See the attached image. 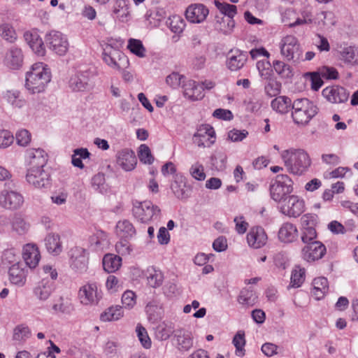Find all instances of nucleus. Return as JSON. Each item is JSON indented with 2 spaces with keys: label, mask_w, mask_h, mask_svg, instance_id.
<instances>
[{
  "label": "nucleus",
  "mask_w": 358,
  "mask_h": 358,
  "mask_svg": "<svg viewBox=\"0 0 358 358\" xmlns=\"http://www.w3.org/2000/svg\"><path fill=\"white\" fill-rule=\"evenodd\" d=\"M236 23L234 19L225 18L222 16H215V29L219 32L224 34H231L235 27Z\"/></svg>",
  "instance_id": "nucleus-34"
},
{
  "label": "nucleus",
  "mask_w": 358,
  "mask_h": 358,
  "mask_svg": "<svg viewBox=\"0 0 358 358\" xmlns=\"http://www.w3.org/2000/svg\"><path fill=\"white\" fill-rule=\"evenodd\" d=\"M176 345L180 352L189 351L193 347L192 333L187 329H178L176 331Z\"/></svg>",
  "instance_id": "nucleus-25"
},
{
  "label": "nucleus",
  "mask_w": 358,
  "mask_h": 358,
  "mask_svg": "<svg viewBox=\"0 0 358 358\" xmlns=\"http://www.w3.org/2000/svg\"><path fill=\"white\" fill-rule=\"evenodd\" d=\"M115 158L117 165L124 171H131L136 166L137 158L131 149L124 148L118 151Z\"/></svg>",
  "instance_id": "nucleus-14"
},
{
  "label": "nucleus",
  "mask_w": 358,
  "mask_h": 358,
  "mask_svg": "<svg viewBox=\"0 0 358 358\" xmlns=\"http://www.w3.org/2000/svg\"><path fill=\"white\" fill-rule=\"evenodd\" d=\"M122 303L127 309H131L136 303V295L131 290H126L122 295Z\"/></svg>",
  "instance_id": "nucleus-54"
},
{
  "label": "nucleus",
  "mask_w": 358,
  "mask_h": 358,
  "mask_svg": "<svg viewBox=\"0 0 358 358\" xmlns=\"http://www.w3.org/2000/svg\"><path fill=\"white\" fill-rule=\"evenodd\" d=\"M248 245L255 249L264 246L267 242L268 236L262 227H252L247 234Z\"/></svg>",
  "instance_id": "nucleus-20"
},
{
  "label": "nucleus",
  "mask_w": 358,
  "mask_h": 358,
  "mask_svg": "<svg viewBox=\"0 0 358 358\" xmlns=\"http://www.w3.org/2000/svg\"><path fill=\"white\" fill-rule=\"evenodd\" d=\"M317 237L316 230L314 227H308L302 229L301 240L304 243L309 244L315 241Z\"/></svg>",
  "instance_id": "nucleus-63"
},
{
  "label": "nucleus",
  "mask_w": 358,
  "mask_h": 358,
  "mask_svg": "<svg viewBox=\"0 0 358 358\" xmlns=\"http://www.w3.org/2000/svg\"><path fill=\"white\" fill-rule=\"evenodd\" d=\"M326 253V247L320 241H313L302 249V258L308 262L322 259Z\"/></svg>",
  "instance_id": "nucleus-15"
},
{
  "label": "nucleus",
  "mask_w": 358,
  "mask_h": 358,
  "mask_svg": "<svg viewBox=\"0 0 358 358\" xmlns=\"http://www.w3.org/2000/svg\"><path fill=\"white\" fill-rule=\"evenodd\" d=\"M292 103L290 98L286 96H279L271 101V108L280 114L287 113L292 108Z\"/></svg>",
  "instance_id": "nucleus-35"
},
{
  "label": "nucleus",
  "mask_w": 358,
  "mask_h": 358,
  "mask_svg": "<svg viewBox=\"0 0 358 358\" xmlns=\"http://www.w3.org/2000/svg\"><path fill=\"white\" fill-rule=\"evenodd\" d=\"M45 245L48 252L53 255H58L62 251V243L59 235L49 234L45 238Z\"/></svg>",
  "instance_id": "nucleus-32"
},
{
  "label": "nucleus",
  "mask_w": 358,
  "mask_h": 358,
  "mask_svg": "<svg viewBox=\"0 0 358 358\" xmlns=\"http://www.w3.org/2000/svg\"><path fill=\"white\" fill-rule=\"evenodd\" d=\"M278 236L282 243H292L298 237L297 228L290 222H285L279 229Z\"/></svg>",
  "instance_id": "nucleus-27"
},
{
  "label": "nucleus",
  "mask_w": 358,
  "mask_h": 358,
  "mask_svg": "<svg viewBox=\"0 0 358 358\" xmlns=\"http://www.w3.org/2000/svg\"><path fill=\"white\" fill-rule=\"evenodd\" d=\"M12 229L17 234L22 235L29 231V224L23 218L15 217L12 222Z\"/></svg>",
  "instance_id": "nucleus-53"
},
{
  "label": "nucleus",
  "mask_w": 358,
  "mask_h": 358,
  "mask_svg": "<svg viewBox=\"0 0 358 358\" xmlns=\"http://www.w3.org/2000/svg\"><path fill=\"white\" fill-rule=\"evenodd\" d=\"M189 173L190 176L197 181H203L206 178L204 166L199 162L192 164L189 169Z\"/></svg>",
  "instance_id": "nucleus-51"
},
{
  "label": "nucleus",
  "mask_w": 358,
  "mask_h": 358,
  "mask_svg": "<svg viewBox=\"0 0 358 358\" xmlns=\"http://www.w3.org/2000/svg\"><path fill=\"white\" fill-rule=\"evenodd\" d=\"M88 252L81 248L76 247L71 250V266L77 271H85L88 265Z\"/></svg>",
  "instance_id": "nucleus-18"
},
{
  "label": "nucleus",
  "mask_w": 358,
  "mask_h": 358,
  "mask_svg": "<svg viewBox=\"0 0 358 358\" xmlns=\"http://www.w3.org/2000/svg\"><path fill=\"white\" fill-rule=\"evenodd\" d=\"M113 13L121 22H127L129 15V1L116 0L113 6Z\"/></svg>",
  "instance_id": "nucleus-30"
},
{
  "label": "nucleus",
  "mask_w": 358,
  "mask_h": 358,
  "mask_svg": "<svg viewBox=\"0 0 358 358\" xmlns=\"http://www.w3.org/2000/svg\"><path fill=\"white\" fill-rule=\"evenodd\" d=\"M293 183L287 175H278L275 182L270 187L271 198L276 202H281L293 192Z\"/></svg>",
  "instance_id": "nucleus-5"
},
{
  "label": "nucleus",
  "mask_w": 358,
  "mask_h": 358,
  "mask_svg": "<svg viewBox=\"0 0 358 358\" xmlns=\"http://www.w3.org/2000/svg\"><path fill=\"white\" fill-rule=\"evenodd\" d=\"M233 344L236 347V354L238 356L244 355V346L245 345V334L238 331L233 338Z\"/></svg>",
  "instance_id": "nucleus-55"
},
{
  "label": "nucleus",
  "mask_w": 358,
  "mask_h": 358,
  "mask_svg": "<svg viewBox=\"0 0 358 358\" xmlns=\"http://www.w3.org/2000/svg\"><path fill=\"white\" fill-rule=\"evenodd\" d=\"M54 291V282L43 278L34 287L32 293L34 296L40 301H45L49 299Z\"/></svg>",
  "instance_id": "nucleus-21"
},
{
  "label": "nucleus",
  "mask_w": 358,
  "mask_h": 358,
  "mask_svg": "<svg viewBox=\"0 0 358 358\" xmlns=\"http://www.w3.org/2000/svg\"><path fill=\"white\" fill-rule=\"evenodd\" d=\"M280 157L287 171L296 176L303 175L312 164L309 154L301 148H290L282 150Z\"/></svg>",
  "instance_id": "nucleus-1"
},
{
  "label": "nucleus",
  "mask_w": 358,
  "mask_h": 358,
  "mask_svg": "<svg viewBox=\"0 0 358 358\" xmlns=\"http://www.w3.org/2000/svg\"><path fill=\"white\" fill-rule=\"evenodd\" d=\"M3 98L14 108H20L24 105V100L21 98L20 92L16 90H7L4 92Z\"/></svg>",
  "instance_id": "nucleus-40"
},
{
  "label": "nucleus",
  "mask_w": 358,
  "mask_h": 358,
  "mask_svg": "<svg viewBox=\"0 0 358 358\" xmlns=\"http://www.w3.org/2000/svg\"><path fill=\"white\" fill-rule=\"evenodd\" d=\"M49 48L59 55H64L69 49L66 37L59 31H52L45 38Z\"/></svg>",
  "instance_id": "nucleus-11"
},
{
  "label": "nucleus",
  "mask_w": 358,
  "mask_h": 358,
  "mask_svg": "<svg viewBox=\"0 0 358 358\" xmlns=\"http://www.w3.org/2000/svg\"><path fill=\"white\" fill-rule=\"evenodd\" d=\"M172 192L175 196L180 199H185L189 196L187 189L185 181H183L182 176H180V180H176L171 186Z\"/></svg>",
  "instance_id": "nucleus-45"
},
{
  "label": "nucleus",
  "mask_w": 358,
  "mask_h": 358,
  "mask_svg": "<svg viewBox=\"0 0 358 358\" xmlns=\"http://www.w3.org/2000/svg\"><path fill=\"white\" fill-rule=\"evenodd\" d=\"M22 257L29 268H34L38 264L41 255L36 245L27 244L23 248Z\"/></svg>",
  "instance_id": "nucleus-24"
},
{
  "label": "nucleus",
  "mask_w": 358,
  "mask_h": 358,
  "mask_svg": "<svg viewBox=\"0 0 358 358\" xmlns=\"http://www.w3.org/2000/svg\"><path fill=\"white\" fill-rule=\"evenodd\" d=\"M318 107L308 99H297L292 103V119L298 127L307 126L318 113Z\"/></svg>",
  "instance_id": "nucleus-3"
},
{
  "label": "nucleus",
  "mask_w": 358,
  "mask_h": 358,
  "mask_svg": "<svg viewBox=\"0 0 358 358\" xmlns=\"http://www.w3.org/2000/svg\"><path fill=\"white\" fill-rule=\"evenodd\" d=\"M248 135V131L234 129L228 132V138L232 142H239L245 139Z\"/></svg>",
  "instance_id": "nucleus-61"
},
{
  "label": "nucleus",
  "mask_w": 358,
  "mask_h": 358,
  "mask_svg": "<svg viewBox=\"0 0 358 358\" xmlns=\"http://www.w3.org/2000/svg\"><path fill=\"white\" fill-rule=\"evenodd\" d=\"M136 333L143 346L146 349L150 348L151 347V341L148 335L146 329L142 326H137Z\"/></svg>",
  "instance_id": "nucleus-60"
},
{
  "label": "nucleus",
  "mask_w": 358,
  "mask_h": 358,
  "mask_svg": "<svg viewBox=\"0 0 358 358\" xmlns=\"http://www.w3.org/2000/svg\"><path fill=\"white\" fill-rule=\"evenodd\" d=\"M314 22L319 26L334 25L335 24L334 14L329 11L318 13Z\"/></svg>",
  "instance_id": "nucleus-52"
},
{
  "label": "nucleus",
  "mask_w": 358,
  "mask_h": 358,
  "mask_svg": "<svg viewBox=\"0 0 358 358\" xmlns=\"http://www.w3.org/2000/svg\"><path fill=\"white\" fill-rule=\"evenodd\" d=\"M322 95L332 103H341L348 100L350 93L343 87L334 85L324 88Z\"/></svg>",
  "instance_id": "nucleus-17"
},
{
  "label": "nucleus",
  "mask_w": 358,
  "mask_h": 358,
  "mask_svg": "<svg viewBox=\"0 0 358 358\" xmlns=\"http://www.w3.org/2000/svg\"><path fill=\"white\" fill-rule=\"evenodd\" d=\"M52 309L57 313L70 315L74 310L73 305L68 298L60 296L53 304Z\"/></svg>",
  "instance_id": "nucleus-41"
},
{
  "label": "nucleus",
  "mask_w": 358,
  "mask_h": 358,
  "mask_svg": "<svg viewBox=\"0 0 358 358\" xmlns=\"http://www.w3.org/2000/svg\"><path fill=\"white\" fill-rule=\"evenodd\" d=\"M273 67L280 77L289 78L292 76V70L290 66L284 62L275 60L273 62Z\"/></svg>",
  "instance_id": "nucleus-49"
},
{
  "label": "nucleus",
  "mask_w": 358,
  "mask_h": 358,
  "mask_svg": "<svg viewBox=\"0 0 358 358\" xmlns=\"http://www.w3.org/2000/svg\"><path fill=\"white\" fill-rule=\"evenodd\" d=\"M279 211L288 217H298L305 211V201L297 195H289L280 202Z\"/></svg>",
  "instance_id": "nucleus-6"
},
{
  "label": "nucleus",
  "mask_w": 358,
  "mask_h": 358,
  "mask_svg": "<svg viewBox=\"0 0 358 358\" xmlns=\"http://www.w3.org/2000/svg\"><path fill=\"white\" fill-rule=\"evenodd\" d=\"M209 10L204 5L197 3L187 7L185 16L187 20L192 23H201L206 19Z\"/></svg>",
  "instance_id": "nucleus-23"
},
{
  "label": "nucleus",
  "mask_w": 358,
  "mask_h": 358,
  "mask_svg": "<svg viewBox=\"0 0 358 358\" xmlns=\"http://www.w3.org/2000/svg\"><path fill=\"white\" fill-rule=\"evenodd\" d=\"M138 158L141 162L145 164H151L154 162V157L149 147L145 144L139 147Z\"/></svg>",
  "instance_id": "nucleus-57"
},
{
  "label": "nucleus",
  "mask_w": 358,
  "mask_h": 358,
  "mask_svg": "<svg viewBox=\"0 0 358 358\" xmlns=\"http://www.w3.org/2000/svg\"><path fill=\"white\" fill-rule=\"evenodd\" d=\"M47 154L42 149H29L26 151L25 159L29 168L43 169L47 162Z\"/></svg>",
  "instance_id": "nucleus-19"
},
{
  "label": "nucleus",
  "mask_w": 358,
  "mask_h": 358,
  "mask_svg": "<svg viewBox=\"0 0 358 358\" xmlns=\"http://www.w3.org/2000/svg\"><path fill=\"white\" fill-rule=\"evenodd\" d=\"M124 316L123 307L116 305L105 310L100 315L102 322H111L120 320Z\"/></svg>",
  "instance_id": "nucleus-37"
},
{
  "label": "nucleus",
  "mask_w": 358,
  "mask_h": 358,
  "mask_svg": "<svg viewBox=\"0 0 358 358\" xmlns=\"http://www.w3.org/2000/svg\"><path fill=\"white\" fill-rule=\"evenodd\" d=\"M31 336L29 327L24 324L17 325L13 333V339L16 341H24Z\"/></svg>",
  "instance_id": "nucleus-46"
},
{
  "label": "nucleus",
  "mask_w": 358,
  "mask_h": 358,
  "mask_svg": "<svg viewBox=\"0 0 358 358\" xmlns=\"http://www.w3.org/2000/svg\"><path fill=\"white\" fill-rule=\"evenodd\" d=\"M247 59L246 53L236 50L228 58L227 65L231 71H236L243 67Z\"/></svg>",
  "instance_id": "nucleus-33"
},
{
  "label": "nucleus",
  "mask_w": 358,
  "mask_h": 358,
  "mask_svg": "<svg viewBox=\"0 0 358 358\" xmlns=\"http://www.w3.org/2000/svg\"><path fill=\"white\" fill-rule=\"evenodd\" d=\"M103 59L108 66L117 71H121L129 65L126 56L110 45H106L103 48Z\"/></svg>",
  "instance_id": "nucleus-8"
},
{
  "label": "nucleus",
  "mask_w": 358,
  "mask_h": 358,
  "mask_svg": "<svg viewBox=\"0 0 358 358\" xmlns=\"http://www.w3.org/2000/svg\"><path fill=\"white\" fill-rule=\"evenodd\" d=\"M169 27L173 32L180 34L185 29V22L180 16L173 15L170 18Z\"/></svg>",
  "instance_id": "nucleus-56"
},
{
  "label": "nucleus",
  "mask_w": 358,
  "mask_h": 358,
  "mask_svg": "<svg viewBox=\"0 0 358 358\" xmlns=\"http://www.w3.org/2000/svg\"><path fill=\"white\" fill-rule=\"evenodd\" d=\"M115 234L120 239L129 240L136 234L134 224L128 220H122L117 222Z\"/></svg>",
  "instance_id": "nucleus-26"
},
{
  "label": "nucleus",
  "mask_w": 358,
  "mask_h": 358,
  "mask_svg": "<svg viewBox=\"0 0 358 358\" xmlns=\"http://www.w3.org/2000/svg\"><path fill=\"white\" fill-rule=\"evenodd\" d=\"M8 65L14 69L20 68L23 63V55L20 48H13L6 56Z\"/></svg>",
  "instance_id": "nucleus-39"
},
{
  "label": "nucleus",
  "mask_w": 358,
  "mask_h": 358,
  "mask_svg": "<svg viewBox=\"0 0 358 358\" xmlns=\"http://www.w3.org/2000/svg\"><path fill=\"white\" fill-rule=\"evenodd\" d=\"M127 48L133 54L139 57H144L145 56V48H144L141 41L138 39H129Z\"/></svg>",
  "instance_id": "nucleus-50"
},
{
  "label": "nucleus",
  "mask_w": 358,
  "mask_h": 358,
  "mask_svg": "<svg viewBox=\"0 0 358 358\" xmlns=\"http://www.w3.org/2000/svg\"><path fill=\"white\" fill-rule=\"evenodd\" d=\"M214 3L220 12L228 18L234 19V16L237 13V7L234 5H231L226 2H220L218 0H215Z\"/></svg>",
  "instance_id": "nucleus-47"
},
{
  "label": "nucleus",
  "mask_w": 358,
  "mask_h": 358,
  "mask_svg": "<svg viewBox=\"0 0 358 358\" xmlns=\"http://www.w3.org/2000/svg\"><path fill=\"white\" fill-rule=\"evenodd\" d=\"M257 296L255 292L250 289H243L238 297V301L245 307L254 306L257 302Z\"/></svg>",
  "instance_id": "nucleus-42"
},
{
  "label": "nucleus",
  "mask_w": 358,
  "mask_h": 358,
  "mask_svg": "<svg viewBox=\"0 0 358 358\" xmlns=\"http://www.w3.org/2000/svg\"><path fill=\"white\" fill-rule=\"evenodd\" d=\"M163 278V275L160 271L153 267L148 268L147 280L150 287L153 288L159 287L162 284Z\"/></svg>",
  "instance_id": "nucleus-44"
},
{
  "label": "nucleus",
  "mask_w": 358,
  "mask_h": 358,
  "mask_svg": "<svg viewBox=\"0 0 358 358\" xmlns=\"http://www.w3.org/2000/svg\"><path fill=\"white\" fill-rule=\"evenodd\" d=\"M27 269L22 263L13 264L8 270V279L10 282L18 287H22L27 281Z\"/></svg>",
  "instance_id": "nucleus-22"
},
{
  "label": "nucleus",
  "mask_w": 358,
  "mask_h": 358,
  "mask_svg": "<svg viewBox=\"0 0 358 358\" xmlns=\"http://www.w3.org/2000/svg\"><path fill=\"white\" fill-rule=\"evenodd\" d=\"M13 136L8 130L0 131V148H6L10 146L13 142Z\"/></svg>",
  "instance_id": "nucleus-64"
},
{
  "label": "nucleus",
  "mask_w": 358,
  "mask_h": 358,
  "mask_svg": "<svg viewBox=\"0 0 358 358\" xmlns=\"http://www.w3.org/2000/svg\"><path fill=\"white\" fill-rule=\"evenodd\" d=\"M24 198L16 191L3 189L0 192V206L8 210H16L22 206Z\"/></svg>",
  "instance_id": "nucleus-12"
},
{
  "label": "nucleus",
  "mask_w": 358,
  "mask_h": 358,
  "mask_svg": "<svg viewBox=\"0 0 358 358\" xmlns=\"http://www.w3.org/2000/svg\"><path fill=\"white\" fill-rule=\"evenodd\" d=\"M329 290L328 280L324 277H318L313 281L312 293L316 300H320Z\"/></svg>",
  "instance_id": "nucleus-36"
},
{
  "label": "nucleus",
  "mask_w": 358,
  "mask_h": 358,
  "mask_svg": "<svg viewBox=\"0 0 358 358\" xmlns=\"http://www.w3.org/2000/svg\"><path fill=\"white\" fill-rule=\"evenodd\" d=\"M26 180L34 187L41 189L49 185L50 176L43 169L28 168Z\"/></svg>",
  "instance_id": "nucleus-16"
},
{
  "label": "nucleus",
  "mask_w": 358,
  "mask_h": 358,
  "mask_svg": "<svg viewBox=\"0 0 358 358\" xmlns=\"http://www.w3.org/2000/svg\"><path fill=\"white\" fill-rule=\"evenodd\" d=\"M281 90V84L274 80H270L265 86V92L269 96H275L278 95Z\"/></svg>",
  "instance_id": "nucleus-59"
},
{
  "label": "nucleus",
  "mask_w": 358,
  "mask_h": 358,
  "mask_svg": "<svg viewBox=\"0 0 358 358\" xmlns=\"http://www.w3.org/2000/svg\"><path fill=\"white\" fill-rule=\"evenodd\" d=\"M51 71L46 64L36 62L26 73L25 87L31 94L43 92L51 80Z\"/></svg>",
  "instance_id": "nucleus-2"
},
{
  "label": "nucleus",
  "mask_w": 358,
  "mask_h": 358,
  "mask_svg": "<svg viewBox=\"0 0 358 358\" xmlns=\"http://www.w3.org/2000/svg\"><path fill=\"white\" fill-rule=\"evenodd\" d=\"M24 38L30 48L38 56H44L45 50L42 38L37 33L27 32L24 34Z\"/></svg>",
  "instance_id": "nucleus-29"
},
{
  "label": "nucleus",
  "mask_w": 358,
  "mask_h": 358,
  "mask_svg": "<svg viewBox=\"0 0 358 358\" xmlns=\"http://www.w3.org/2000/svg\"><path fill=\"white\" fill-rule=\"evenodd\" d=\"M184 96L192 101L201 100L204 96L203 87L194 80H189L184 85Z\"/></svg>",
  "instance_id": "nucleus-28"
},
{
  "label": "nucleus",
  "mask_w": 358,
  "mask_h": 358,
  "mask_svg": "<svg viewBox=\"0 0 358 358\" xmlns=\"http://www.w3.org/2000/svg\"><path fill=\"white\" fill-rule=\"evenodd\" d=\"M159 212V208L150 201L141 202L133 209L135 217L142 223H148L155 217H157Z\"/></svg>",
  "instance_id": "nucleus-10"
},
{
  "label": "nucleus",
  "mask_w": 358,
  "mask_h": 358,
  "mask_svg": "<svg viewBox=\"0 0 358 358\" xmlns=\"http://www.w3.org/2000/svg\"><path fill=\"white\" fill-rule=\"evenodd\" d=\"M17 143L20 146H27L31 141V134L27 129H21L15 134Z\"/></svg>",
  "instance_id": "nucleus-58"
},
{
  "label": "nucleus",
  "mask_w": 358,
  "mask_h": 358,
  "mask_svg": "<svg viewBox=\"0 0 358 358\" xmlns=\"http://www.w3.org/2000/svg\"><path fill=\"white\" fill-rule=\"evenodd\" d=\"M216 134L214 128L210 124L200 125L192 137L193 143L199 148H210L215 142Z\"/></svg>",
  "instance_id": "nucleus-9"
},
{
  "label": "nucleus",
  "mask_w": 358,
  "mask_h": 358,
  "mask_svg": "<svg viewBox=\"0 0 358 358\" xmlns=\"http://www.w3.org/2000/svg\"><path fill=\"white\" fill-rule=\"evenodd\" d=\"M0 36L8 43H14L17 38V32L10 23H3L0 25Z\"/></svg>",
  "instance_id": "nucleus-43"
},
{
  "label": "nucleus",
  "mask_w": 358,
  "mask_h": 358,
  "mask_svg": "<svg viewBox=\"0 0 358 358\" xmlns=\"http://www.w3.org/2000/svg\"><path fill=\"white\" fill-rule=\"evenodd\" d=\"M103 269L108 273L115 272L121 266L122 259L113 254H106L103 258Z\"/></svg>",
  "instance_id": "nucleus-38"
},
{
  "label": "nucleus",
  "mask_w": 358,
  "mask_h": 358,
  "mask_svg": "<svg viewBox=\"0 0 358 358\" xmlns=\"http://www.w3.org/2000/svg\"><path fill=\"white\" fill-rule=\"evenodd\" d=\"M102 296L99 290L97 284L94 282H88L80 287L78 291V299L79 303L87 307L97 305Z\"/></svg>",
  "instance_id": "nucleus-4"
},
{
  "label": "nucleus",
  "mask_w": 358,
  "mask_h": 358,
  "mask_svg": "<svg viewBox=\"0 0 358 358\" xmlns=\"http://www.w3.org/2000/svg\"><path fill=\"white\" fill-rule=\"evenodd\" d=\"M280 54L287 61H297L301 55L300 43L293 35L283 37L279 44Z\"/></svg>",
  "instance_id": "nucleus-7"
},
{
  "label": "nucleus",
  "mask_w": 358,
  "mask_h": 358,
  "mask_svg": "<svg viewBox=\"0 0 358 358\" xmlns=\"http://www.w3.org/2000/svg\"><path fill=\"white\" fill-rule=\"evenodd\" d=\"M305 268L296 266L292 272L290 285L292 287H299L305 280Z\"/></svg>",
  "instance_id": "nucleus-48"
},
{
  "label": "nucleus",
  "mask_w": 358,
  "mask_h": 358,
  "mask_svg": "<svg viewBox=\"0 0 358 358\" xmlns=\"http://www.w3.org/2000/svg\"><path fill=\"white\" fill-rule=\"evenodd\" d=\"M92 73L90 71L78 72L69 80V87L74 92H85L92 87Z\"/></svg>",
  "instance_id": "nucleus-13"
},
{
  "label": "nucleus",
  "mask_w": 358,
  "mask_h": 358,
  "mask_svg": "<svg viewBox=\"0 0 358 358\" xmlns=\"http://www.w3.org/2000/svg\"><path fill=\"white\" fill-rule=\"evenodd\" d=\"M235 229L238 234H243L246 232L249 224L243 215L235 217L234 219Z\"/></svg>",
  "instance_id": "nucleus-62"
},
{
  "label": "nucleus",
  "mask_w": 358,
  "mask_h": 358,
  "mask_svg": "<svg viewBox=\"0 0 358 358\" xmlns=\"http://www.w3.org/2000/svg\"><path fill=\"white\" fill-rule=\"evenodd\" d=\"M339 59L345 64L358 66V48L348 46L342 48L339 52Z\"/></svg>",
  "instance_id": "nucleus-31"
}]
</instances>
